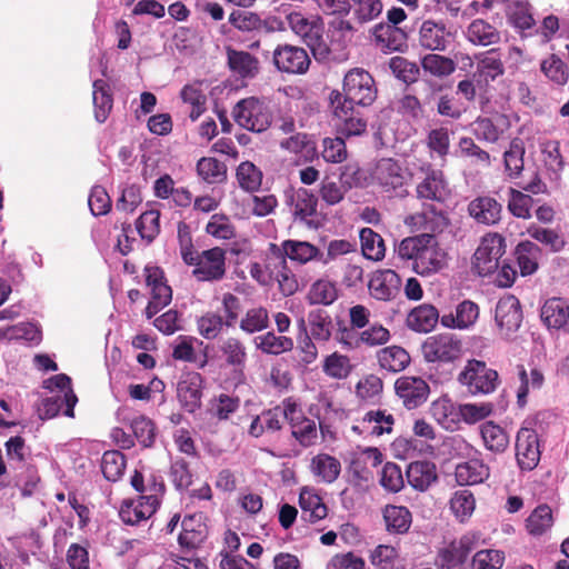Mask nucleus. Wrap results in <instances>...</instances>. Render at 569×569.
<instances>
[{
    "label": "nucleus",
    "instance_id": "nucleus-14",
    "mask_svg": "<svg viewBox=\"0 0 569 569\" xmlns=\"http://www.w3.org/2000/svg\"><path fill=\"white\" fill-rule=\"evenodd\" d=\"M269 250L280 260L289 259L291 262L303 266L311 261L321 262L322 251L308 241L287 239L277 244L269 243Z\"/></svg>",
    "mask_w": 569,
    "mask_h": 569
},
{
    "label": "nucleus",
    "instance_id": "nucleus-34",
    "mask_svg": "<svg viewBox=\"0 0 569 569\" xmlns=\"http://www.w3.org/2000/svg\"><path fill=\"white\" fill-rule=\"evenodd\" d=\"M299 506L301 509V520L308 523H316L328 515V508L322 498L306 488L300 491Z\"/></svg>",
    "mask_w": 569,
    "mask_h": 569
},
{
    "label": "nucleus",
    "instance_id": "nucleus-10",
    "mask_svg": "<svg viewBox=\"0 0 569 569\" xmlns=\"http://www.w3.org/2000/svg\"><path fill=\"white\" fill-rule=\"evenodd\" d=\"M506 252V241L499 233L486 234L472 259V270L480 277H487L498 270L500 259Z\"/></svg>",
    "mask_w": 569,
    "mask_h": 569
},
{
    "label": "nucleus",
    "instance_id": "nucleus-28",
    "mask_svg": "<svg viewBox=\"0 0 569 569\" xmlns=\"http://www.w3.org/2000/svg\"><path fill=\"white\" fill-rule=\"evenodd\" d=\"M375 41L381 50L401 51L407 47V33L399 27L385 22L378 23L372 30Z\"/></svg>",
    "mask_w": 569,
    "mask_h": 569
},
{
    "label": "nucleus",
    "instance_id": "nucleus-54",
    "mask_svg": "<svg viewBox=\"0 0 569 569\" xmlns=\"http://www.w3.org/2000/svg\"><path fill=\"white\" fill-rule=\"evenodd\" d=\"M360 243L362 254L367 259L372 261H380L385 258V241L382 237L371 228L361 229Z\"/></svg>",
    "mask_w": 569,
    "mask_h": 569
},
{
    "label": "nucleus",
    "instance_id": "nucleus-41",
    "mask_svg": "<svg viewBox=\"0 0 569 569\" xmlns=\"http://www.w3.org/2000/svg\"><path fill=\"white\" fill-rule=\"evenodd\" d=\"M92 101H93V111L94 119L99 123H103L113 107V96L108 82L102 79H98L92 84Z\"/></svg>",
    "mask_w": 569,
    "mask_h": 569
},
{
    "label": "nucleus",
    "instance_id": "nucleus-52",
    "mask_svg": "<svg viewBox=\"0 0 569 569\" xmlns=\"http://www.w3.org/2000/svg\"><path fill=\"white\" fill-rule=\"evenodd\" d=\"M293 214L297 219L310 222L317 212L318 198L305 188H299L292 197Z\"/></svg>",
    "mask_w": 569,
    "mask_h": 569
},
{
    "label": "nucleus",
    "instance_id": "nucleus-44",
    "mask_svg": "<svg viewBox=\"0 0 569 569\" xmlns=\"http://www.w3.org/2000/svg\"><path fill=\"white\" fill-rule=\"evenodd\" d=\"M310 335L315 340L326 342L332 336L333 321L328 311L321 308L313 309L308 313Z\"/></svg>",
    "mask_w": 569,
    "mask_h": 569
},
{
    "label": "nucleus",
    "instance_id": "nucleus-18",
    "mask_svg": "<svg viewBox=\"0 0 569 569\" xmlns=\"http://www.w3.org/2000/svg\"><path fill=\"white\" fill-rule=\"evenodd\" d=\"M273 63L281 72L302 74L310 66V58L303 48L279 44L273 51Z\"/></svg>",
    "mask_w": 569,
    "mask_h": 569
},
{
    "label": "nucleus",
    "instance_id": "nucleus-48",
    "mask_svg": "<svg viewBox=\"0 0 569 569\" xmlns=\"http://www.w3.org/2000/svg\"><path fill=\"white\" fill-rule=\"evenodd\" d=\"M253 342L256 348L266 355L279 356L293 349V340L290 337L277 336L273 331L257 336Z\"/></svg>",
    "mask_w": 569,
    "mask_h": 569
},
{
    "label": "nucleus",
    "instance_id": "nucleus-29",
    "mask_svg": "<svg viewBox=\"0 0 569 569\" xmlns=\"http://www.w3.org/2000/svg\"><path fill=\"white\" fill-rule=\"evenodd\" d=\"M146 284L151 289V300L163 308L172 300V289L167 283L164 272L160 267H144Z\"/></svg>",
    "mask_w": 569,
    "mask_h": 569
},
{
    "label": "nucleus",
    "instance_id": "nucleus-43",
    "mask_svg": "<svg viewBox=\"0 0 569 569\" xmlns=\"http://www.w3.org/2000/svg\"><path fill=\"white\" fill-rule=\"evenodd\" d=\"M379 366L389 372H400L410 363V356L407 350L399 346L382 348L377 353Z\"/></svg>",
    "mask_w": 569,
    "mask_h": 569
},
{
    "label": "nucleus",
    "instance_id": "nucleus-21",
    "mask_svg": "<svg viewBox=\"0 0 569 569\" xmlns=\"http://www.w3.org/2000/svg\"><path fill=\"white\" fill-rule=\"evenodd\" d=\"M382 453L378 448L368 447L351 456L349 472L358 483L372 479V469L382 462Z\"/></svg>",
    "mask_w": 569,
    "mask_h": 569
},
{
    "label": "nucleus",
    "instance_id": "nucleus-35",
    "mask_svg": "<svg viewBox=\"0 0 569 569\" xmlns=\"http://www.w3.org/2000/svg\"><path fill=\"white\" fill-rule=\"evenodd\" d=\"M445 264V252L439 248L436 237L426 244L418 262L413 263V270L420 276H429L438 272Z\"/></svg>",
    "mask_w": 569,
    "mask_h": 569
},
{
    "label": "nucleus",
    "instance_id": "nucleus-27",
    "mask_svg": "<svg viewBox=\"0 0 569 569\" xmlns=\"http://www.w3.org/2000/svg\"><path fill=\"white\" fill-rule=\"evenodd\" d=\"M502 206L489 196L477 197L468 204L469 214L478 222L487 226L497 223L501 218Z\"/></svg>",
    "mask_w": 569,
    "mask_h": 569
},
{
    "label": "nucleus",
    "instance_id": "nucleus-33",
    "mask_svg": "<svg viewBox=\"0 0 569 569\" xmlns=\"http://www.w3.org/2000/svg\"><path fill=\"white\" fill-rule=\"evenodd\" d=\"M219 351L227 366L233 372L243 373L248 360V352L244 342L237 337H228L219 345Z\"/></svg>",
    "mask_w": 569,
    "mask_h": 569
},
{
    "label": "nucleus",
    "instance_id": "nucleus-56",
    "mask_svg": "<svg viewBox=\"0 0 569 569\" xmlns=\"http://www.w3.org/2000/svg\"><path fill=\"white\" fill-rule=\"evenodd\" d=\"M280 147L289 152L302 154L306 160L312 159L317 153L315 141L305 132H298L283 139L280 141Z\"/></svg>",
    "mask_w": 569,
    "mask_h": 569
},
{
    "label": "nucleus",
    "instance_id": "nucleus-30",
    "mask_svg": "<svg viewBox=\"0 0 569 569\" xmlns=\"http://www.w3.org/2000/svg\"><path fill=\"white\" fill-rule=\"evenodd\" d=\"M449 36L445 23L426 20L419 29V43L431 51H445Z\"/></svg>",
    "mask_w": 569,
    "mask_h": 569
},
{
    "label": "nucleus",
    "instance_id": "nucleus-7",
    "mask_svg": "<svg viewBox=\"0 0 569 569\" xmlns=\"http://www.w3.org/2000/svg\"><path fill=\"white\" fill-rule=\"evenodd\" d=\"M237 124L252 132H263L272 123L269 107L256 97H248L237 102L232 110Z\"/></svg>",
    "mask_w": 569,
    "mask_h": 569
},
{
    "label": "nucleus",
    "instance_id": "nucleus-22",
    "mask_svg": "<svg viewBox=\"0 0 569 569\" xmlns=\"http://www.w3.org/2000/svg\"><path fill=\"white\" fill-rule=\"evenodd\" d=\"M159 506V501L139 496L137 499L122 501L119 509V517L126 525L137 526L141 521L151 518Z\"/></svg>",
    "mask_w": 569,
    "mask_h": 569
},
{
    "label": "nucleus",
    "instance_id": "nucleus-11",
    "mask_svg": "<svg viewBox=\"0 0 569 569\" xmlns=\"http://www.w3.org/2000/svg\"><path fill=\"white\" fill-rule=\"evenodd\" d=\"M423 178L416 186V197L422 202L445 203L451 196L449 182L442 170L436 169L431 163L420 168Z\"/></svg>",
    "mask_w": 569,
    "mask_h": 569
},
{
    "label": "nucleus",
    "instance_id": "nucleus-4",
    "mask_svg": "<svg viewBox=\"0 0 569 569\" xmlns=\"http://www.w3.org/2000/svg\"><path fill=\"white\" fill-rule=\"evenodd\" d=\"M342 90L343 93L339 92L340 103L360 107L371 106L378 92L373 77L362 68H353L346 73Z\"/></svg>",
    "mask_w": 569,
    "mask_h": 569
},
{
    "label": "nucleus",
    "instance_id": "nucleus-25",
    "mask_svg": "<svg viewBox=\"0 0 569 569\" xmlns=\"http://www.w3.org/2000/svg\"><path fill=\"white\" fill-rule=\"evenodd\" d=\"M479 318V307L471 300H463L456 307L455 312L445 313L440 318V323L449 329H468L472 327Z\"/></svg>",
    "mask_w": 569,
    "mask_h": 569
},
{
    "label": "nucleus",
    "instance_id": "nucleus-62",
    "mask_svg": "<svg viewBox=\"0 0 569 569\" xmlns=\"http://www.w3.org/2000/svg\"><path fill=\"white\" fill-rule=\"evenodd\" d=\"M352 370L350 359L338 352L327 356L323 360L322 371L333 379H346Z\"/></svg>",
    "mask_w": 569,
    "mask_h": 569
},
{
    "label": "nucleus",
    "instance_id": "nucleus-15",
    "mask_svg": "<svg viewBox=\"0 0 569 569\" xmlns=\"http://www.w3.org/2000/svg\"><path fill=\"white\" fill-rule=\"evenodd\" d=\"M192 267L198 281H219L226 276V250L220 247L203 250Z\"/></svg>",
    "mask_w": 569,
    "mask_h": 569
},
{
    "label": "nucleus",
    "instance_id": "nucleus-47",
    "mask_svg": "<svg viewBox=\"0 0 569 569\" xmlns=\"http://www.w3.org/2000/svg\"><path fill=\"white\" fill-rule=\"evenodd\" d=\"M311 472L323 482L331 483L337 480L341 471L340 461L328 453H318L311 459Z\"/></svg>",
    "mask_w": 569,
    "mask_h": 569
},
{
    "label": "nucleus",
    "instance_id": "nucleus-58",
    "mask_svg": "<svg viewBox=\"0 0 569 569\" xmlns=\"http://www.w3.org/2000/svg\"><path fill=\"white\" fill-rule=\"evenodd\" d=\"M450 509L460 522L467 521L476 509V499L468 489L456 491L450 499Z\"/></svg>",
    "mask_w": 569,
    "mask_h": 569
},
{
    "label": "nucleus",
    "instance_id": "nucleus-57",
    "mask_svg": "<svg viewBox=\"0 0 569 569\" xmlns=\"http://www.w3.org/2000/svg\"><path fill=\"white\" fill-rule=\"evenodd\" d=\"M269 323V312L264 307L260 306L250 308L246 311L244 316L239 322V328L243 332L252 335L267 329Z\"/></svg>",
    "mask_w": 569,
    "mask_h": 569
},
{
    "label": "nucleus",
    "instance_id": "nucleus-26",
    "mask_svg": "<svg viewBox=\"0 0 569 569\" xmlns=\"http://www.w3.org/2000/svg\"><path fill=\"white\" fill-rule=\"evenodd\" d=\"M541 319L548 328L569 333V305L561 298L548 299L541 308Z\"/></svg>",
    "mask_w": 569,
    "mask_h": 569
},
{
    "label": "nucleus",
    "instance_id": "nucleus-13",
    "mask_svg": "<svg viewBox=\"0 0 569 569\" xmlns=\"http://www.w3.org/2000/svg\"><path fill=\"white\" fill-rule=\"evenodd\" d=\"M330 104L333 110L335 118L339 121V132L349 138L352 136H360L366 132L367 120L363 114L355 109V106L340 103L339 91L333 90L330 93Z\"/></svg>",
    "mask_w": 569,
    "mask_h": 569
},
{
    "label": "nucleus",
    "instance_id": "nucleus-55",
    "mask_svg": "<svg viewBox=\"0 0 569 569\" xmlns=\"http://www.w3.org/2000/svg\"><path fill=\"white\" fill-rule=\"evenodd\" d=\"M200 87L201 82L186 84L180 92L182 101L191 106L189 117L192 121H196L207 109V97Z\"/></svg>",
    "mask_w": 569,
    "mask_h": 569
},
{
    "label": "nucleus",
    "instance_id": "nucleus-19",
    "mask_svg": "<svg viewBox=\"0 0 569 569\" xmlns=\"http://www.w3.org/2000/svg\"><path fill=\"white\" fill-rule=\"evenodd\" d=\"M203 378L199 372L188 371L182 373L177 385V397L181 407L193 413L201 407Z\"/></svg>",
    "mask_w": 569,
    "mask_h": 569
},
{
    "label": "nucleus",
    "instance_id": "nucleus-50",
    "mask_svg": "<svg viewBox=\"0 0 569 569\" xmlns=\"http://www.w3.org/2000/svg\"><path fill=\"white\" fill-rule=\"evenodd\" d=\"M553 525V516L551 508L546 505L536 507L526 519V529L529 535L539 537L546 533Z\"/></svg>",
    "mask_w": 569,
    "mask_h": 569
},
{
    "label": "nucleus",
    "instance_id": "nucleus-5",
    "mask_svg": "<svg viewBox=\"0 0 569 569\" xmlns=\"http://www.w3.org/2000/svg\"><path fill=\"white\" fill-rule=\"evenodd\" d=\"M421 352L427 362L455 363L463 353V342L455 333L441 332L429 336L421 345Z\"/></svg>",
    "mask_w": 569,
    "mask_h": 569
},
{
    "label": "nucleus",
    "instance_id": "nucleus-8",
    "mask_svg": "<svg viewBox=\"0 0 569 569\" xmlns=\"http://www.w3.org/2000/svg\"><path fill=\"white\" fill-rule=\"evenodd\" d=\"M479 535L467 532L459 539L438 548L435 567L437 569H467V561L471 551L478 546Z\"/></svg>",
    "mask_w": 569,
    "mask_h": 569
},
{
    "label": "nucleus",
    "instance_id": "nucleus-37",
    "mask_svg": "<svg viewBox=\"0 0 569 569\" xmlns=\"http://www.w3.org/2000/svg\"><path fill=\"white\" fill-rule=\"evenodd\" d=\"M460 406H456L448 396L436 399L430 406L433 419L445 429L453 430L460 421Z\"/></svg>",
    "mask_w": 569,
    "mask_h": 569
},
{
    "label": "nucleus",
    "instance_id": "nucleus-38",
    "mask_svg": "<svg viewBox=\"0 0 569 569\" xmlns=\"http://www.w3.org/2000/svg\"><path fill=\"white\" fill-rule=\"evenodd\" d=\"M489 467L480 459H470L459 463L455 477L460 486H473L483 482L489 477Z\"/></svg>",
    "mask_w": 569,
    "mask_h": 569
},
{
    "label": "nucleus",
    "instance_id": "nucleus-23",
    "mask_svg": "<svg viewBox=\"0 0 569 569\" xmlns=\"http://www.w3.org/2000/svg\"><path fill=\"white\" fill-rule=\"evenodd\" d=\"M495 320L507 333L516 331L522 322L520 301L512 295L501 298L496 306Z\"/></svg>",
    "mask_w": 569,
    "mask_h": 569
},
{
    "label": "nucleus",
    "instance_id": "nucleus-2",
    "mask_svg": "<svg viewBox=\"0 0 569 569\" xmlns=\"http://www.w3.org/2000/svg\"><path fill=\"white\" fill-rule=\"evenodd\" d=\"M437 222L428 220V213L421 212L407 217L405 223L418 230L422 229L426 232L413 237L402 239L398 246L397 252L402 260H412L413 263L418 262L422 250L426 244L432 241V233L436 232L441 222V227H447L449 221L443 211H436L433 208L430 211Z\"/></svg>",
    "mask_w": 569,
    "mask_h": 569
},
{
    "label": "nucleus",
    "instance_id": "nucleus-49",
    "mask_svg": "<svg viewBox=\"0 0 569 569\" xmlns=\"http://www.w3.org/2000/svg\"><path fill=\"white\" fill-rule=\"evenodd\" d=\"M361 425L363 430L371 436H381L383 433H391L395 418L391 413H387L386 410H370L363 416Z\"/></svg>",
    "mask_w": 569,
    "mask_h": 569
},
{
    "label": "nucleus",
    "instance_id": "nucleus-20",
    "mask_svg": "<svg viewBox=\"0 0 569 569\" xmlns=\"http://www.w3.org/2000/svg\"><path fill=\"white\" fill-rule=\"evenodd\" d=\"M401 278L391 269L372 272L368 281L369 295L378 301H391L400 292Z\"/></svg>",
    "mask_w": 569,
    "mask_h": 569
},
{
    "label": "nucleus",
    "instance_id": "nucleus-60",
    "mask_svg": "<svg viewBox=\"0 0 569 569\" xmlns=\"http://www.w3.org/2000/svg\"><path fill=\"white\" fill-rule=\"evenodd\" d=\"M126 465L127 460L122 452L109 450L102 456L101 471L107 480L114 482L122 477Z\"/></svg>",
    "mask_w": 569,
    "mask_h": 569
},
{
    "label": "nucleus",
    "instance_id": "nucleus-6",
    "mask_svg": "<svg viewBox=\"0 0 569 569\" xmlns=\"http://www.w3.org/2000/svg\"><path fill=\"white\" fill-rule=\"evenodd\" d=\"M371 183L378 187L381 192L395 197L408 194L406 188V170L399 161L392 158L379 159L370 171Z\"/></svg>",
    "mask_w": 569,
    "mask_h": 569
},
{
    "label": "nucleus",
    "instance_id": "nucleus-9",
    "mask_svg": "<svg viewBox=\"0 0 569 569\" xmlns=\"http://www.w3.org/2000/svg\"><path fill=\"white\" fill-rule=\"evenodd\" d=\"M458 381L473 396L488 395L497 389L499 376L485 361L471 359L459 373Z\"/></svg>",
    "mask_w": 569,
    "mask_h": 569
},
{
    "label": "nucleus",
    "instance_id": "nucleus-51",
    "mask_svg": "<svg viewBox=\"0 0 569 569\" xmlns=\"http://www.w3.org/2000/svg\"><path fill=\"white\" fill-rule=\"evenodd\" d=\"M526 149L520 138H513L510 141L509 149L503 153L505 170L509 178L516 179L520 177L523 170V156Z\"/></svg>",
    "mask_w": 569,
    "mask_h": 569
},
{
    "label": "nucleus",
    "instance_id": "nucleus-53",
    "mask_svg": "<svg viewBox=\"0 0 569 569\" xmlns=\"http://www.w3.org/2000/svg\"><path fill=\"white\" fill-rule=\"evenodd\" d=\"M337 299L338 289L332 281L327 279H318L315 281L307 293L309 305L330 306Z\"/></svg>",
    "mask_w": 569,
    "mask_h": 569
},
{
    "label": "nucleus",
    "instance_id": "nucleus-16",
    "mask_svg": "<svg viewBox=\"0 0 569 569\" xmlns=\"http://www.w3.org/2000/svg\"><path fill=\"white\" fill-rule=\"evenodd\" d=\"M395 391L403 407L412 410L428 400L430 387L421 377L401 376L395 381Z\"/></svg>",
    "mask_w": 569,
    "mask_h": 569
},
{
    "label": "nucleus",
    "instance_id": "nucleus-40",
    "mask_svg": "<svg viewBox=\"0 0 569 569\" xmlns=\"http://www.w3.org/2000/svg\"><path fill=\"white\" fill-rule=\"evenodd\" d=\"M197 174L207 184H222L228 179V167L213 157H202L196 166Z\"/></svg>",
    "mask_w": 569,
    "mask_h": 569
},
{
    "label": "nucleus",
    "instance_id": "nucleus-36",
    "mask_svg": "<svg viewBox=\"0 0 569 569\" xmlns=\"http://www.w3.org/2000/svg\"><path fill=\"white\" fill-rule=\"evenodd\" d=\"M229 23L241 32H264L273 31L269 20L262 19L252 11L233 10L229 14Z\"/></svg>",
    "mask_w": 569,
    "mask_h": 569
},
{
    "label": "nucleus",
    "instance_id": "nucleus-63",
    "mask_svg": "<svg viewBox=\"0 0 569 569\" xmlns=\"http://www.w3.org/2000/svg\"><path fill=\"white\" fill-rule=\"evenodd\" d=\"M506 560L505 552L498 549L478 550L471 558V569H501Z\"/></svg>",
    "mask_w": 569,
    "mask_h": 569
},
{
    "label": "nucleus",
    "instance_id": "nucleus-45",
    "mask_svg": "<svg viewBox=\"0 0 569 569\" xmlns=\"http://www.w3.org/2000/svg\"><path fill=\"white\" fill-rule=\"evenodd\" d=\"M515 254L521 276H530L537 271L541 250L535 242L529 240L519 242Z\"/></svg>",
    "mask_w": 569,
    "mask_h": 569
},
{
    "label": "nucleus",
    "instance_id": "nucleus-31",
    "mask_svg": "<svg viewBox=\"0 0 569 569\" xmlns=\"http://www.w3.org/2000/svg\"><path fill=\"white\" fill-rule=\"evenodd\" d=\"M228 67L242 79H252L259 73L260 62L248 51L227 49Z\"/></svg>",
    "mask_w": 569,
    "mask_h": 569
},
{
    "label": "nucleus",
    "instance_id": "nucleus-17",
    "mask_svg": "<svg viewBox=\"0 0 569 569\" xmlns=\"http://www.w3.org/2000/svg\"><path fill=\"white\" fill-rule=\"evenodd\" d=\"M541 457L539 437L531 428H520L516 437V459L522 471L533 470Z\"/></svg>",
    "mask_w": 569,
    "mask_h": 569
},
{
    "label": "nucleus",
    "instance_id": "nucleus-61",
    "mask_svg": "<svg viewBox=\"0 0 569 569\" xmlns=\"http://www.w3.org/2000/svg\"><path fill=\"white\" fill-rule=\"evenodd\" d=\"M236 178L240 188L248 192L257 191L262 183L261 170L250 161H243L238 166Z\"/></svg>",
    "mask_w": 569,
    "mask_h": 569
},
{
    "label": "nucleus",
    "instance_id": "nucleus-42",
    "mask_svg": "<svg viewBox=\"0 0 569 569\" xmlns=\"http://www.w3.org/2000/svg\"><path fill=\"white\" fill-rule=\"evenodd\" d=\"M467 39L476 46H491L500 41L499 30L483 19H475L467 28Z\"/></svg>",
    "mask_w": 569,
    "mask_h": 569
},
{
    "label": "nucleus",
    "instance_id": "nucleus-1",
    "mask_svg": "<svg viewBox=\"0 0 569 569\" xmlns=\"http://www.w3.org/2000/svg\"><path fill=\"white\" fill-rule=\"evenodd\" d=\"M283 418L290 427L295 445L279 452L280 457H297L301 449L316 446L319 442L318 427L313 419L307 417L298 401L288 397L282 400Z\"/></svg>",
    "mask_w": 569,
    "mask_h": 569
},
{
    "label": "nucleus",
    "instance_id": "nucleus-46",
    "mask_svg": "<svg viewBox=\"0 0 569 569\" xmlns=\"http://www.w3.org/2000/svg\"><path fill=\"white\" fill-rule=\"evenodd\" d=\"M480 433L486 449L493 453H502L509 446L508 433L493 421L482 423Z\"/></svg>",
    "mask_w": 569,
    "mask_h": 569
},
{
    "label": "nucleus",
    "instance_id": "nucleus-32",
    "mask_svg": "<svg viewBox=\"0 0 569 569\" xmlns=\"http://www.w3.org/2000/svg\"><path fill=\"white\" fill-rule=\"evenodd\" d=\"M438 309L430 303H422L415 307L407 316V326L409 329L428 333L435 329L438 321H440Z\"/></svg>",
    "mask_w": 569,
    "mask_h": 569
},
{
    "label": "nucleus",
    "instance_id": "nucleus-24",
    "mask_svg": "<svg viewBox=\"0 0 569 569\" xmlns=\"http://www.w3.org/2000/svg\"><path fill=\"white\" fill-rule=\"evenodd\" d=\"M406 477L415 490L423 492L438 480L436 463L428 460L412 461L406 470Z\"/></svg>",
    "mask_w": 569,
    "mask_h": 569
},
{
    "label": "nucleus",
    "instance_id": "nucleus-12",
    "mask_svg": "<svg viewBox=\"0 0 569 569\" xmlns=\"http://www.w3.org/2000/svg\"><path fill=\"white\" fill-rule=\"evenodd\" d=\"M512 56L520 57L521 50L517 47H508L507 50L500 48H492L476 56V71L473 77L477 81L489 82L495 81L497 78L505 73L503 59L511 58Z\"/></svg>",
    "mask_w": 569,
    "mask_h": 569
},
{
    "label": "nucleus",
    "instance_id": "nucleus-59",
    "mask_svg": "<svg viewBox=\"0 0 569 569\" xmlns=\"http://www.w3.org/2000/svg\"><path fill=\"white\" fill-rule=\"evenodd\" d=\"M438 91H441V87H430L422 102L413 94H405L399 100V111L413 119L421 118L423 106L430 104Z\"/></svg>",
    "mask_w": 569,
    "mask_h": 569
},
{
    "label": "nucleus",
    "instance_id": "nucleus-64",
    "mask_svg": "<svg viewBox=\"0 0 569 569\" xmlns=\"http://www.w3.org/2000/svg\"><path fill=\"white\" fill-rule=\"evenodd\" d=\"M160 212L158 210H148L140 214L136 222V228L140 237L148 243L152 242L160 232Z\"/></svg>",
    "mask_w": 569,
    "mask_h": 569
},
{
    "label": "nucleus",
    "instance_id": "nucleus-39",
    "mask_svg": "<svg viewBox=\"0 0 569 569\" xmlns=\"http://www.w3.org/2000/svg\"><path fill=\"white\" fill-rule=\"evenodd\" d=\"M382 517L389 533L405 535L412 523V515L405 506L387 505L382 510Z\"/></svg>",
    "mask_w": 569,
    "mask_h": 569
},
{
    "label": "nucleus",
    "instance_id": "nucleus-3",
    "mask_svg": "<svg viewBox=\"0 0 569 569\" xmlns=\"http://www.w3.org/2000/svg\"><path fill=\"white\" fill-rule=\"evenodd\" d=\"M291 31L301 38L318 61H327L330 48L325 40V24L320 17H307L300 11H291L286 16Z\"/></svg>",
    "mask_w": 569,
    "mask_h": 569
}]
</instances>
